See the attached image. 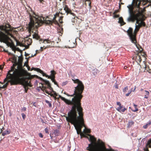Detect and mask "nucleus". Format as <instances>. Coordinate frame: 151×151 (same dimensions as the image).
Returning <instances> with one entry per match:
<instances>
[{
  "mask_svg": "<svg viewBox=\"0 0 151 151\" xmlns=\"http://www.w3.org/2000/svg\"><path fill=\"white\" fill-rule=\"evenodd\" d=\"M51 81H52V82H53L55 85H56L58 87V86L57 82L55 80V78H53V79H51Z\"/></svg>",
  "mask_w": 151,
  "mask_h": 151,
  "instance_id": "c85d7f7f",
  "label": "nucleus"
},
{
  "mask_svg": "<svg viewBox=\"0 0 151 151\" xmlns=\"http://www.w3.org/2000/svg\"><path fill=\"white\" fill-rule=\"evenodd\" d=\"M28 73L22 69H18L14 66L11 67L10 70L7 73L6 78L4 80V82L7 81L5 84L6 86L10 83L11 85H16L19 84L18 81L19 77L25 76H29Z\"/></svg>",
  "mask_w": 151,
  "mask_h": 151,
  "instance_id": "f03ea898",
  "label": "nucleus"
},
{
  "mask_svg": "<svg viewBox=\"0 0 151 151\" xmlns=\"http://www.w3.org/2000/svg\"><path fill=\"white\" fill-rule=\"evenodd\" d=\"M151 144V139L149 140L147 143V145Z\"/></svg>",
  "mask_w": 151,
  "mask_h": 151,
  "instance_id": "c9c22d12",
  "label": "nucleus"
},
{
  "mask_svg": "<svg viewBox=\"0 0 151 151\" xmlns=\"http://www.w3.org/2000/svg\"><path fill=\"white\" fill-rule=\"evenodd\" d=\"M74 92L73 94L71 95L66 93H64L68 96L72 97L74 96L72 101L66 99L63 97H62L61 99L67 104L73 105L71 110L68 113V116H66L65 117L67 121L73 124L76 129V89H75Z\"/></svg>",
  "mask_w": 151,
  "mask_h": 151,
  "instance_id": "7ed1b4c3",
  "label": "nucleus"
},
{
  "mask_svg": "<svg viewBox=\"0 0 151 151\" xmlns=\"http://www.w3.org/2000/svg\"><path fill=\"white\" fill-rule=\"evenodd\" d=\"M116 88H118V87H117V86H116Z\"/></svg>",
  "mask_w": 151,
  "mask_h": 151,
  "instance_id": "338daca9",
  "label": "nucleus"
},
{
  "mask_svg": "<svg viewBox=\"0 0 151 151\" xmlns=\"http://www.w3.org/2000/svg\"><path fill=\"white\" fill-rule=\"evenodd\" d=\"M143 93L144 94V98L146 99L148 98L150 95V93L148 91L145 90L144 91Z\"/></svg>",
  "mask_w": 151,
  "mask_h": 151,
  "instance_id": "a211bd4d",
  "label": "nucleus"
},
{
  "mask_svg": "<svg viewBox=\"0 0 151 151\" xmlns=\"http://www.w3.org/2000/svg\"><path fill=\"white\" fill-rule=\"evenodd\" d=\"M151 6L150 5V4H148L147 6V7H148V6Z\"/></svg>",
  "mask_w": 151,
  "mask_h": 151,
  "instance_id": "bf43d9fd",
  "label": "nucleus"
},
{
  "mask_svg": "<svg viewBox=\"0 0 151 151\" xmlns=\"http://www.w3.org/2000/svg\"><path fill=\"white\" fill-rule=\"evenodd\" d=\"M25 56H26V57H27L29 55V54H28V53H26V52H25Z\"/></svg>",
  "mask_w": 151,
  "mask_h": 151,
  "instance_id": "de8ad7c7",
  "label": "nucleus"
},
{
  "mask_svg": "<svg viewBox=\"0 0 151 151\" xmlns=\"http://www.w3.org/2000/svg\"><path fill=\"white\" fill-rule=\"evenodd\" d=\"M0 83H1L2 84H3V83H1V82H0Z\"/></svg>",
  "mask_w": 151,
  "mask_h": 151,
  "instance_id": "774afa93",
  "label": "nucleus"
},
{
  "mask_svg": "<svg viewBox=\"0 0 151 151\" xmlns=\"http://www.w3.org/2000/svg\"><path fill=\"white\" fill-rule=\"evenodd\" d=\"M45 102L48 104L49 106L50 107H51L52 106V105L51 103L49 101L47 100H45Z\"/></svg>",
  "mask_w": 151,
  "mask_h": 151,
  "instance_id": "cd10ccee",
  "label": "nucleus"
},
{
  "mask_svg": "<svg viewBox=\"0 0 151 151\" xmlns=\"http://www.w3.org/2000/svg\"><path fill=\"white\" fill-rule=\"evenodd\" d=\"M73 44H74V46H70V48H73L74 47V46L75 45V44L74 43H73Z\"/></svg>",
  "mask_w": 151,
  "mask_h": 151,
  "instance_id": "09e8293b",
  "label": "nucleus"
},
{
  "mask_svg": "<svg viewBox=\"0 0 151 151\" xmlns=\"http://www.w3.org/2000/svg\"><path fill=\"white\" fill-rule=\"evenodd\" d=\"M114 18H119V19H122V17H119V15L117 14H114Z\"/></svg>",
  "mask_w": 151,
  "mask_h": 151,
  "instance_id": "c756f323",
  "label": "nucleus"
},
{
  "mask_svg": "<svg viewBox=\"0 0 151 151\" xmlns=\"http://www.w3.org/2000/svg\"><path fill=\"white\" fill-rule=\"evenodd\" d=\"M146 147H148H148L151 148V144H150V145H147V144L146 145Z\"/></svg>",
  "mask_w": 151,
  "mask_h": 151,
  "instance_id": "79ce46f5",
  "label": "nucleus"
},
{
  "mask_svg": "<svg viewBox=\"0 0 151 151\" xmlns=\"http://www.w3.org/2000/svg\"><path fill=\"white\" fill-rule=\"evenodd\" d=\"M86 150L88 151H114L112 149L106 148H86Z\"/></svg>",
  "mask_w": 151,
  "mask_h": 151,
  "instance_id": "f8f14e48",
  "label": "nucleus"
},
{
  "mask_svg": "<svg viewBox=\"0 0 151 151\" xmlns=\"http://www.w3.org/2000/svg\"><path fill=\"white\" fill-rule=\"evenodd\" d=\"M39 137L41 138H42L43 137V135L41 133H39Z\"/></svg>",
  "mask_w": 151,
  "mask_h": 151,
  "instance_id": "37998d69",
  "label": "nucleus"
},
{
  "mask_svg": "<svg viewBox=\"0 0 151 151\" xmlns=\"http://www.w3.org/2000/svg\"><path fill=\"white\" fill-rule=\"evenodd\" d=\"M21 114H22V116L23 119L24 120L26 118V117L24 113H22Z\"/></svg>",
  "mask_w": 151,
  "mask_h": 151,
  "instance_id": "f704fd0d",
  "label": "nucleus"
},
{
  "mask_svg": "<svg viewBox=\"0 0 151 151\" xmlns=\"http://www.w3.org/2000/svg\"><path fill=\"white\" fill-rule=\"evenodd\" d=\"M59 15L60 14L59 13H57L55 14V15L54 17L53 18V19H55L56 18H57V17H59Z\"/></svg>",
  "mask_w": 151,
  "mask_h": 151,
  "instance_id": "2f4dec72",
  "label": "nucleus"
},
{
  "mask_svg": "<svg viewBox=\"0 0 151 151\" xmlns=\"http://www.w3.org/2000/svg\"><path fill=\"white\" fill-rule=\"evenodd\" d=\"M88 4H89V5H90L91 3H90V2H89H89H88Z\"/></svg>",
  "mask_w": 151,
  "mask_h": 151,
  "instance_id": "680f3d73",
  "label": "nucleus"
},
{
  "mask_svg": "<svg viewBox=\"0 0 151 151\" xmlns=\"http://www.w3.org/2000/svg\"><path fill=\"white\" fill-rule=\"evenodd\" d=\"M73 81L74 82V83H76V80H73V79H72Z\"/></svg>",
  "mask_w": 151,
  "mask_h": 151,
  "instance_id": "864d4df0",
  "label": "nucleus"
},
{
  "mask_svg": "<svg viewBox=\"0 0 151 151\" xmlns=\"http://www.w3.org/2000/svg\"><path fill=\"white\" fill-rule=\"evenodd\" d=\"M145 69L149 73H151V66L145 65Z\"/></svg>",
  "mask_w": 151,
  "mask_h": 151,
  "instance_id": "4be33fe9",
  "label": "nucleus"
},
{
  "mask_svg": "<svg viewBox=\"0 0 151 151\" xmlns=\"http://www.w3.org/2000/svg\"><path fill=\"white\" fill-rule=\"evenodd\" d=\"M51 76H49L48 75V77H46L48 78L49 79H52L55 78V75L56 74V72L54 70H51L50 71Z\"/></svg>",
  "mask_w": 151,
  "mask_h": 151,
  "instance_id": "f3484780",
  "label": "nucleus"
},
{
  "mask_svg": "<svg viewBox=\"0 0 151 151\" xmlns=\"http://www.w3.org/2000/svg\"><path fill=\"white\" fill-rule=\"evenodd\" d=\"M45 131L46 133H49L48 129L47 128H45Z\"/></svg>",
  "mask_w": 151,
  "mask_h": 151,
  "instance_id": "a19ab883",
  "label": "nucleus"
},
{
  "mask_svg": "<svg viewBox=\"0 0 151 151\" xmlns=\"http://www.w3.org/2000/svg\"><path fill=\"white\" fill-rule=\"evenodd\" d=\"M133 105L135 108V109L137 108V105H136V104H133Z\"/></svg>",
  "mask_w": 151,
  "mask_h": 151,
  "instance_id": "49530a36",
  "label": "nucleus"
},
{
  "mask_svg": "<svg viewBox=\"0 0 151 151\" xmlns=\"http://www.w3.org/2000/svg\"><path fill=\"white\" fill-rule=\"evenodd\" d=\"M59 20L60 22H61V21H61H61H62V20L63 19H59Z\"/></svg>",
  "mask_w": 151,
  "mask_h": 151,
  "instance_id": "e2e57ef3",
  "label": "nucleus"
},
{
  "mask_svg": "<svg viewBox=\"0 0 151 151\" xmlns=\"http://www.w3.org/2000/svg\"><path fill=\"white\" fill-rule=\"evenodd\" d=\"M138 108H136L134 110H133V111L134 112H136L138 111Z\"/></svg>",
  "mask_w": 151,
  "mask_h": 151,
  "instance_id": "a18cd8bd",
  "label": "nucleus"
},
{
  "mask_svg": "<svg viewBox=\"0 0 151 151\" xmlns=\"http://www.w3.org/2000/svg\"><path fill=\"white\" fill-rule=\"evenodd\" d=\"M52 47V46H51L50 45H49V46L48 47H47L51 48Z\"/></svg>",
  "mask_w": 151,
  "mask_h": 151,
  "instance_id": "6e6d98bb",
  "label": "nucleus"
},
{
  "mask_svg": "<svg viewBox=\"0 0 151 151\" xmlns=\"http://www.w3.org/2000/svg\"><path fill=\"white\" fill-rule=\"evenodd\" d=\"M76 131L78 134L81 136L83 135L81 131V128L84 127L85 128L83 132L84 133H90V129L87 128L84 123L83 109L81 106V100L83 96L82 93L84 89L82 82L78 79H76Z\"/></svg>",
  "mask_w": 151,
  "mask_h": 151,
  "instance_id": "f257e3e1",
  "label": "nucleus"
},
{
  "mask_svg": "<svg viewBox=\"0 0 151 151\" xmlns=\"http://www.w3.org/2000/svg\"><path fill=\"white\" fill-rule=\"evenodd\" d=\"M144 151H149L148 147H145L144 148Z\"/></svg>",
  "mask_w": 151,
  "mask_h": 151,
  "instance_id": "ea45409f",
  "label": "nucleus"
},
{
  "mask_svg": "<svg viewBox=\"0 0 151 151\" xmlns=\"http://www.w3.org/2000/svg\"><path fill=\"white\" fill-rule=\"evenodd\" d=\"M141 3L140 0H133L131 4L127 6L128 9L129 17L127 19H144V15L143 13V10L141 12H136L133 10V6L139 8Z\"/></svg>",
  "mask_w": 151,
  "mask_h": 151,
  "instance_id": "39448f33",
  "label": "nucleus"
},
{
  "mask_svg": "<svg viewBox=\"0 0 151 151\" xmlns=\"http://www.w3.org/2000/svg\"><path fill=\"white\" fill-rule=\"evenodd\" d=\"M17 56H16L15 55L13 56L12 58V59L14 62V63L16 64V65H17Z\"/></svg>",
  "mask_w": 151,
  "mask_h": 151,
  "instance_id": "5701e85b",
  "label": "nucleus"
},
{
  "mask_svg": "<svg viewBox=\"0 0 151 151\" xmlns=\"http://www.w3.org/2000/svg\"><path fill=\"white\" fill-rule=\"evenodd\" d=\"M32 36L33 38L37 40H39L40 39V36L36 33H34V34L32 35Z\"/></svg>",
  "mask_w": 151,
  "mask_h": 151,
  "instance_id": "aec40b11",
  "label": "nucleus"
},
{
  "mask_svg": "<svg viewBox=\"0 0 151 151\" xmlns=\"http://www.w3.org/2000/svg\"><path fill=\"white\" fill-rule=\"evenodd\" d=\"M131 93V91H130L129 93L126 94V96H128L129 95V94L130 93Z\"/></svg>",
  "mask_w": 151,
  "mask_h": 151,
  "instance_id": "c03bdc74",
  "label": "nucleus"
},
{
  "mask_svg": "<svg viewBox=\"0 0 151 151\" xmlns=\"http://www.w3.org/2000/svg\"><path fill=\"white\" fill-rule=\"evenodd\" d=\"M28 41L29 42V43H28L27 42V44L28 45H30L32 42V40L30 38H29L28 40H27V42Z\"/></svg>",
  "mask_w": 151,
  "mask_h": 151,
  "instance_id": "7c9ffc66",
  "label": "nucleus"
},
{
  "mask_svg": "<svg viewBox=\"0 0 151 151\" xmlns=\"http://www.w3.org/2000/svg\"><path fill=\"white\" fill-rule=\"evenodd\" d=\"M42 90H43L44 91H45L48 94L50 95L51 96H54L53 94L51 93L52 92H51L50 91H47V89L48 88H47V85H46L45 84H44L43 81H42Z\"/></svg>",
  "mask_w": 151,
  "mask_h": 151,
  "instance_id": "ddd939ff",
  "label": "nucleus"
},
{
  "mask_svg": "<svg viewBox=\"0 0 151 151\" xmlns=\"http://www.w3.org/2000/svg\"><path fill=\"white\" fill-rule=\"evenodd\" d=\"M139 59H140V60H142V59H141V58H140V56H139Z\"/></svg>",
  "mask_w": 151,
  "mask_h": 151,
  "instance_id": "4d7b16f0",
  "label": "nucleus"
},
{
  "mask_svg": "<svg viewBox=\"0 0 151 151\" xmlns=\"http://www.w3.org/2000/svg\"><path fill=\"white\" fill-rule=\"evenodd\" d=\"M89 0H85L86 1H88L89 2Z\"/></svg>",
  "mask_w": 151,
  "mask_h": 151,
  "instance_id": "13d9d810",
  "label": "nucleus"
},
{
  "mask_svg": "<svg viewBox=\"0 0 151 151\" xmlns=\"http://www.w3.org/2000/svg\"><path fill=\"white\" fill-rule=\"evenodd\" d=\"M56 19H30V22L29 24L28 30L29 32H33V29L35 28H37L41 26L43 23H45L47 25H53V24L58 25L59 27L58 28V32L62 35L63 32V29L61 27L59 23Z\"/></svg>",
  "mask_w": 151,
  "mask_h": 151,
  "instance_id": "20e7f679",
  "label": "nucleus"
},
{
  "mask_svg": "<svg viewBox=\"0 0 151 151\" xmlns=\"http://www.w3.org/2000/svg\"><path fill=\"white\" fill-rule=\"evenodd\" d=\"M39 1L40 3H42L43 1H44L43 0H39Z\"/></svg>",
  "mask_w": 151,
  "mask_h": 151,
  "instance_id": "603ef678",
  "label": "nucleus"
},
{
  "mask_svg": "<svg viewBox=\"0 0 151 151\" xmlns=\"http://www.w3.org/2000/svg\"><path fill=\"white\" fill-rule=\"evenodd\" d=\"M30 10L28 11V10L27 11V12L28 14V15H29V19H33V18H35V19H39V18H40V19H41V18H43V19H45L44 17L42 14H41L40 15H38V14H35L32 11V9H30Z\"/></svg>",
  "mask_w": 151,
  "mask_h": 151,
  "instance_id": "9d476101",
  "label": "nucleus"
},
{
  "mask_svg": "<svg viewBox=\"0 0 151 151\" xmlns=\"http://www.w3.org/2000/svg\"><path fill=\"white\" fill-rule=\"evenodd\" d=\"M134 124V122L132 121H129L128 123L127 124V127L128 128H129L130 127H132L133 125Z\"/></svg>",
  "mask_w": 151,
  "mask_h": 151,
  "instance_id": "412c9836",
  "label": "nucleus"
},
{
  "mask_svg": "<svg viewBox=\"0 0 151 151\" xmlns=\"http://www.w3.org/2000/svg\"><path fill=\"white\" fill-rule=\"evenodd\" d=\"M38 51V50H36V53H35L34 55H31V56H29L28 58H30L32 57H34V56H35L36 55V54H37V51Z\"/></svg>",
  "mask_w": 151,
  "mask_h": 151,
  "instance_id": "72a5a7b5",
  "label": "nucleus"
},
{
  "mask_svg": "<svg viewBox=\"0 0 151 151\" xmlns=\"http://www.w3.org/2000/svg\"><path fill=\"white\" fill-rule=\"evenodd\" d=\"M133 29L131 27H129L127 32L132 42L136 44L137 42L136 39V36H134V32L133 33Z\"/></svg>",
  "mask_w": 151,
  "mask_h": 151,
  "instance_id": "1a4fd4ad",
  "label": "nucleus"
},
{
  "mask_svg": "<svg viewBox=\"0 0 151 151\" xmlns=\"http://www.w3.org/2000/svg\"><path fill=\"white\" fill-rule=\"evenodd\" d=\"M39 78L40 80L43 82L44 84H45L46 85H47V88H48L50 91L53 93V94L54 96H57V94L55 91H53L52 88L51 86L50 83L48 81L45 80L40 77H39Z\"/></svg>",
  "mask_w": 151,
  "mask_h": 151,
  "instance_id": "9b49d317",
  "label": "nucleus"
},
{
  "mask_svg": "<svg viewBox=\"0 0 151 151\" xmlns=\"http://www.w3.org/2000/svg\"><path fill=\"white\" fill-rule=\"evenodd\" d=\"M141 50H140V49H139V51L140 52H141L142 51V48H141Z\"/></svg>",
  "mask_w": 151,
  "mask_h": 151,
  "instance_id": "3c124183",
  "label": "nucleus"
},
{
  "mask_svg": "<svg viewBox=\"0 0 151 151\" xmlns=\"http://www.w3.org/2000/svg\"><path fill=\"white\" fill-rule=\"evenodd\" d=\"M40 48H41L40 51L42 52L43 51V47H41Z\"/></svg>",
  "mask_w": 151,
  "mask_h": 151,
  "instance_id": "8fccbe9b",
  "label": "nucleus"
},
{
  "mask_svg": "<svg viewBox=\"0 0 151 151\" xmlns=\"http://www.w3.org/2000/svg\"><path fill=\"white\" fill-rule=\"evenodd\" d=\"M128 90V86H127L125 87L123 89V91L124 92L127 91Z\"/></svg>",
  "mask_w": 151,
  "mask_h": 151,
  "instance_id": "473e14b6",
  "label": "nucleus"
},
{
  "mask_svg": "<svg viewBox=\"0 0 151 151\" xmlns=\"http://www.w3.org/2000/svg\"><path fill=\"white\" fill-rule=\"evenodd\" d=\"M46 42L47 43H49L52 42L51 40H49L48 39H45L44 40H43V41L42 42L43 43H45V42Z\"/></svg>",
  "mask_w": 151,
  "mask_h": 151,
  "instance_id": "bb28decb",
  "label": "nucleus"
},
{
  "mask_svg": "<svg viewBox=\"0 0 151 151\" xmlns=\"http://www.w3.org/2000/svg\"><path fill=\"white\" fill-rule=\"evenodd\" d=\"M26 110V108L25 107H23L21 109L22 111H25Z\"/></svg>",
  "mask_w": 151,
  "mask_h": 151,
  "instance_id": "58836bf2",
  "label": "nucleus"
},
{
  "mask_svg": "<svg viewBox=\"0 0 151 151\" xmlns=\"http://www.w3.org/2000/svg\"><path fill=\"white\" fill-rule=\"evenodd\" d=\"M10 133V132L8 130L4 131L2 132V135L4 136L9 134Z\"/></svg>",
  "mask_w": 151,
  "mask_h": 151,
  "instance_id": "393cba45",
  "label": "nucleus"
},
{
  "mask_svg": "<svg viewBox=\"0 0 151 151\" xmlns=\"http://www.w3.org/2000/svg\"><path fill=\"white\" fill-rule=\"evenodd\" d=\"M32 69H34L35 70L39 72L40 73L42 74V76H45L46 77H48V75L44 73L43 71L39 68H32Z\"/></svg>",
  "mask_w": 151,
  "mask_h": 151,
  "instance_id": "dca6fc26",
  "label": "nucleus"
},
{
  "mask_svg": "<svg viewBox=\"0 0 151 151\" xmlns=\"http://www.w3.org/2000/svg\"><path fill=\"white\" fill-rule=\"evenodd\" d=\"M124 19H119L118 23L120 24L121 26H123L126 24V23L124 21Z\"/></svg>",
  "mask_w": 151,
  "mask_h": 151,
  "instance_id": "b1692460",
  "label": "nucleus"
},
{
  "mask_svg": "<svg viewBox=\"0 0 151 151\" xmlns=\"http://www.w3.org/2000/svg\"><path fill=\"white\" fill-rule=\"evenodd\" d=\"M23 58L22 57H18V61L17 62V65H20L22 64L23 61Z\"/></svg>",
  "mask_w": 151,
  "mask_h": 151,
  "instance_id": "6ab92c4d",
  "label": "nucleus"
},
{
  "mask_svg": "<svg viewBox=\"0 0 151 151\" xmlns=\"http://www.w3.org/2000/svg\"><path fill=\"white\" fill-rule=\"evenodd\" d=\"M63 7L64 8V10L65 11V12L67 13V14H70L71 15H73L74 16V17L73 18L74 19L75 18L74 17L75 14L74 13L72 12V11L69 9L67 5L64 4L63 5Z\"/></svg>",
  "mask_w": 151,
  "mask_h": 151,
  "instance_id": "2eb2a0df",
  "label": "nucleus"
},
{
  "mask_svg": "<svg viewBox=\"0 0 151 151\" xmlns=\"http://www.w3.org/2000/svg\"><path fill=\"white\" fill-rule=\"evenodd\" d=\"M63 18V17H59V19H62Z\"/></svg>",
  "mask_w": 151,
  "mask_h": 151,
  "instance_id": "5fc2aeb1",
  "label": "nucleus"
},
{
  "mask_svg": "<svg viewBox=\"0 0 151 151\" xmlns=\"http://www.w3.org/2000/svg\"><path fill=\"white\" fill-rule=\"evenodd\" d=\"M150 123L149 124H146V125H144L143 126V128L144 129H146L147 128V125H150Z\"/></svg>",
  "mask_w": 151,
  "mask_h": 151,
  "instance_id": "4c0bfd02",
  "label": "nucleus"
},
{
  "mask_svg": "<svg viewBox=\"0 0 151 151\" xmlns=\"http://www.w3.org/2000/svg\"><path fill=\"white\" fill-rule=\"evenodd\" d=\"M117 104L119 107L116 108V110L120 112H124L127 109L125 107H124L121 105L120 102H117Z\"/></svg>",
  "mask_w": 151,
  "mask_h": 151,
  "instance_id": "4468645a",
  "label": "nucleus"
},
{
  "mask_svg": "<svg viewBox=\"0 0 151 151\" xmlns=\"http://www.w3.org/2000/svg\"><path fill=\"white\" fill-rule=\"evenodd\" d=\"M129 21L132 20L134 21V20H136V23L138 25L136 24L135 28L134 30V36H136L137 32L139 31L140 28L142 27H145L146 24L144 22L145 19H128Z\"/></svg>",
  "mask_w": 151,
  "mask_h": 151,
  "instance_id": "6e6552de",
  "label": "nucleus"
},
{
  "mask_svg": "<svg viewBox=\"0 0 151 151\" xmlns=\"http://www.w3.org/2000/svg\"><path fill=\"white\" fill-rule=\"evenodd\" d=\"M142 2L143 5H144L147 2L151 3V0H142Z\"/></svg>",
  "mask_w": 151,
  "mask_h": 151,
  "instance_id": "a878e982",
  "label": "nucleus"
},
{
  "mask_svg": "<svg viewBox=\"0 0 151 151\" xmlns=\"http://www.w3.org/2000/svg\"><path fill=\"white\" fill-rule=\"evenodd\" d=\"M37 53H39V51L38 50V51H37Z\"/></svg>",
  "mask_w": 151,
  "mask_h": 151,
  "instance_id": "0e129e2a",
  "label": "nucleus"
},
{
  "mask_svg": "<svg viewBox=\"0 0 151 151\" xmlns=\"http://www.w3.org/2000/svg\"><path fill=\"white\" fill-rule=\"evenodd\" d=\"M29 76H25L21 77H19L18 82L19 84L22 85L24 89L25 92L27 93L29 89L28 87H31L32 85L31 84L30 81L29 80L30 79V74L29 73Z\"/></svg>",
  "mask_w": 151,
  "mask_h": 151,
  "instance_id": "0eeeda50",
  "label": "nucleus"
},
{
  "mask_svg": "<svg viewBox=\"0 0 151 151\" xmlns=\"http://www.w3.org/2000/svg\"><path fill=\"white\" fill-rule=\"evenodd\" d=\"M141 91H143V89L142 88H141L140 89Z\"/></svg>",
  "mask_w": 151,
  "mask_h": 151,
  "instance_id": "052dcab7",
  "label": "nucleus"
},
{
  "mask_svg": "<svg viewBox=\"0 0 151 151\" xmlns=\"http://www.w3.org/2000/svg\"><path fill=\"white\" fill-rule=\"evenodd\" d=\"M7 86H6V85H4L2 87L0 86V90H1V89L2 88H5Z\"/></svg>",
  "mask_w": 151,
  "mask_h": 151,
  "instance_id": "e433bc0d",
  "label": "nucleus"
},
{
  "mask_svg": "<svg viewBox=\"0 0 151 151\" xmlns=\"http://www.w3.org/2000/svg\"><path fill=\"white\" fill-rule=\"evenodd\" d=\"M42 39H40V41H42Z\"/></svg>",
  "mask_w": 151,
  "mask_h": 151,
  "instance_id": "69168bd1",
  "label": "nucleus"
},
{
  "mask_svg": "<svg viewBox=\"0 0 151 151\" xmlns=\"http://www.w3.org/2000/svg\"><path fill=\"white\" fill-rule=\"evenodd\" d=\"M12 31L9 24L0 26V41L6 44H9V41L11 39L9 37H12Z\"/></svg>",
  "mask_w": 151,
  "mask_h": 151,
  "instance_id": "423d86ee",
  "label": "nucleus"
}]
</instances>
